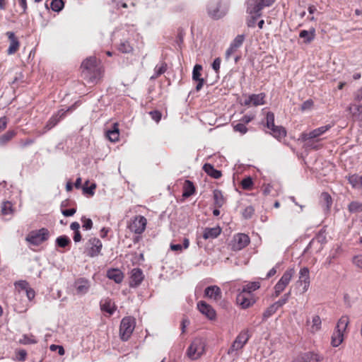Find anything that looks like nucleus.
Segmentation results:
<instances>
[{"label": "nucleus", "instance_id": "nucleus-1", "mask_svg": "<svg viewBox=\"0 0 362 362\" xmlns=\"http://www.w3.org/2000/svg\"><path fill=\"white\" fill-rule=\"evenodd\" d=\"M81 72L84 80L88 83L95 85L101 81L105 69L101 61L95 57L91 56L82 62Z\"/></svg>", "mask_w": 362, "mask_h": 362}, {"label": "nucleus", "instance_id": "nucleus-2", "mask_svg": "<svg viewBox=\"0 0 362 362\" xmlns=\"http://www.w3.org/2000/svg\"><path fill=\"white\" fill-rule=\"evenodd\" d=\"M349 322L347 315L341 316L338 320L331 337V345L333 347L339 346L344 341L345 336L348 334L347 327Z\"/></svg>", "mask_w": 362, "mask_h": 362}, {"label": "nucleus", "instance_id": "nucleus-3", "mask_svg": "<svg viewBox=\"0 0 362 362\" xmlns=\"http://www.w3.org/2000/svg\"><path fill=\"white\" fill-rule=\"evenodd\" d=\"M265 127L269 130V134L278 140L284 139L286 136V131L281 126H276L274 124V114L268 112L265 117Z\"/></svg>", "mask_w": 362, "mask_h": 362}, {"label": "nucleus", "instance_id": "nucleus-4", "mask_svg": "<svg viewBox=\"0 0 362 362\" xmlns=\"http://www.w3.org/2000/svg\"><path fill=\"white\" fill-rule=\"evenodd\" d=\"M206 350V342L202 338H195L187 348L186 354L191 360L199 359Z\"/></svg>", "mask_w": 362, "mask_h": 362}, {"label": "nucleus", "instance_id": "nucleus-5", "mask_svg": "<svg viewBox=\"0 0 362 362\" xmlns=\"http://www.w3.org/2000/svg\"><path fill=\"white\" fill-rule=\"evenodd\" d=\"M275 0H248L247 11L255 15L252 18L253 21H256L257 18L261 16V11L264 7L272 6Z\"/></svg>", "mask_w": 362, "mask_h": 362}, {"label": "nucleus", "instance_id": "nucleus-6", "mask_svg": "<svg viewBox=\"0 0 362 362\" xmlns=\"http://www.w3.org/2000/svg\"><path fill=\"white\" fill-rule=\"evenodd\" d=\"M136 326V319L132 316H127L122 318L119 326V337L124 341H127Z\"/></svg>", "mask_w": 362, "mask_h": 362}, {"label": "nucleus", "instance_id": "nucleus-7", "mask_svg": "<svg viewBox=\"0 0 362 362\" xmlns=\"http://www.w3.org/2000/svg\"><path fill=\"white\" fill-rule=\"evenodd\" d=\"M294 274L295 269L293 268H288L285 271L281 279L278 281L274 287L272 298H277L280 296V294L289 284Z\"/></svg>", "mask_w": 362, "mask_h": 362}, {"label": "nucleus", "instance_id": "nucleus-8", "mask_svg": "<svg viewBox=\"0 0 362 362\" xmlns=\"http://www.w3.org/2000/svg\"><path fill=\"white\" fill-rule=\"evenodd\" d=\"M250 243V237L247 234L240 233L233 235L228 247L233 252H238L245 248Z\"/></svg>", "mask_w": 362, "mask_h": 362}, {"label": "nucleus", "instance_id": "nucleus-9", "mask_svg": "<svg viewBox=\"0 0 362 362\" xmlns=\"http://www.w3.org/2000/svg\"><path fill=\"white\" fill-rule=\"evenodd\" d=\"M249 339L250 335L247 330L240 332L229 348L228 354L230 355H238V351L244 347Z\"/></svg>", "mask_w": 362, "mask_h": 362}, {"label": "nucleus", "instance_id": "nucleus-10", "mask_svg": "<svg viewBox=\"0 0 362 362\" xmlns=\"http://www.w3.org/2000/svg\"><path fill=\"white\" fill-rule=\"evenodd\" d=\"M49 236V230L47 228H42L38 230L30 232L26 237L25 240L29 243L38 246L45 241H46Z\"/></svg>", "mask_w": 362, "mask_h": 362}, {"label": "nucleus", "instance_id": "nucleus-11", "mask_svg": "<svg viewBox=\"0 0 362 362\" xmlns=\"http://www.w3.org/2000/svg\"><path fill=\"white\" fill-rule=\"evenodd\" d=\"M147 219L141 215L134 216L129 223L127 227L130 231L136 235H141L146 230Z\"/></svg>", "mask_w": 362, "mask_h": 362}, {"label": "nucleus", "instance_id": "nucleus-12", "mask_svg": "<svg viewBox=\"0 0 362 362\" xmlns=\"http://www.w3.org/2000/svg\"><path fill=\"white\" fill-rule=\"evenodd\" d=\"M333 126L334 124H328L325 126L316 128L308 133L303 132L300 134V139L303 141H308L313 139H317V141H320L318 138L328 132Z\"/></svg>", "mask_w": 362, "mask_h": 362}, {"label": "nucleus", "instance_id": "nucleus-13", "mask_svg": "<svg viewBox=\"0 0 362 362\" xmlns=\"http://www.w3.org/2000/svg\"><path fill=\"white\" fill-rule=\"evenodd\" d=\"M257 300L255 294H249L241 290L237 295L236 303L243 309L252 306Z\"/></svg>", "mask_w": 362, "mask_h": 362}, {"label": "nucleus", "instance_id": "nucleus-14", "mask_svg": "<svg viewBox=\"0 0 362 362\" xmlns=\"http://www.w3.org/2000/svg\"><path fill=\"white\" fill-rule=\"evenodd\" d=\"M75 294L78 296H84L88 293L90 288V281L84 278L80 277L75 280L74 283Z\"/></svg>", "mask_w": 362, "mask_h": 362}, {"label": "nucleus", "instance_id": "nucleus-15", "mask_svg": "<svg viewBox=\"0 0 362 362\" xmlns=\"http://www.w3.org/2000/svg\"><path fill=\"white\" fill-rule=\"evenodd\" d=\"M103 244L100 239L97 238H92L88 242L86 248L87 255L90 257H95L100 254L102 250Z\"/></svg>", "mask_w": 362, "mask_h": 362}, {"label": "nucleus", "instance_id": "nucleus-16", "mask_svg": "<svg viewBox=\"0 0 362 362\" xmlns=\"http://www.w3.org/2000/svg\"><path fill=\"white\" fill-rule=\"evenodd\" d=\"M69 108L66 111L61 110H59L57 114L52 115L47 121L46 125L43 128L42 132H40L39 135H42L54 127L61 121V119H62L66 116V112L69 111Z\"/></svg>", "mask_w": 362, "mask_h": 362}, {"label": "nucleus", "instance_id": "nucleus-17", "mask_svg": "<svg viewBox=\"0 0 362 362\" xmlns=\"http://www.w3.org/2000/svg\"><path fill=\"white\" fill-rule=\"evenodd\" d=\"M221 2L218 0L209 2L207 8L208 14L213 19H218L225 15V11L221 10Z\"/></svg>", "mask_w": 362, "mask_h": 362}, {"label": "nucleus", "instance_id": "nucleus-18", "mask_svg": "<svg viewBox=\"0 0 362 362\" xmlns=\"http://www.w3.org/2000/svg\"><path fill=\"white\" fill-rule=\"evenodd\" d=\"M322 361V357L317 353L308 351L303 353L295 358L293 362H320Z\"/></svg>", "mask_w": 362, "mask_h": 362}, {"label": "nucleus", "instance_id": "nucleus-19", "mask_svg": "<svg viewBox=\"0 0 362 362\" xmlns=\"http://www.w3.org/2000/svg\"><path fill=\"white\" fill-rule=\"evenodd\" d=\"M8 37L10 45L7 49V54L8 55L14 54L18 52L20 48V42L18 37L15 35V33L11 31H8L6 33Z\"/></svg>", "mask_w": 362, "mask_h": 362}, {"label": "nucleus", "instance_id": "nucleus-20", "mask_svg": "<svg viewBox=\"0 0 362 362\" xmlns=\"http://www.w3.org/2000/svg\"><path fill=\"white\" fill-rule=\"evenodd\" d=\"M129 286L136 288L139 286L144 279L143 272L139 268H134L131 271Z\"/></svg>", "mask_w": 362, "mask_h": 362}, {"label": "nucleus", "instance_id": "nucleus-21", "mask_svg": "<svg viewBox=\"0 0 362 362\" xmlns=\"http://www.w3.org/2000/svg\"><path fill=\"white\" fill-rule=\"evenodd\" d=\"M349 110L354 117L362 120V95L358 96L355 102L350 105Z\"/></svg>", "mask_w": 362, "mask_h": 362}, {"label": "nucleus", "instance_id": "nucleus-22", "mask_svg": "<svg viewBox=\"0 0 362 362\" xmlns=\"http://www.w3.org/2000/svg\"><path fill=\"white\" fill-rule=\"evenodd\" d=\"M245 40L244 35H238L233 42L230 43V47L226 52V59H229L230 56L235 53L237 49L241 47L243 42Z\"/></svg>", "mask_w": 362, "mask_h": 362}, {"label": "nucleus", "instance_id": "nucleus-23", "mask_svg": "<svg viewBox=\"0 0 362 362\" xmlns=\"http://www.w3.org/2000/svg\"><path fill=\"white\" fill-rule=\"evenodd\" d=\"M265 97L266 95L264 93L259 94H252L249 95L248 98L244 101V105L247 106L250 105L254 106L264 105L265 103Z\"/></svg>", "mask_w": 362, "mask_h": 362}, {"label": "nucleus", "instance_id": "nucleus-24", "mask_svg": "<svg viewBox=\"0 0 362 362\" xmlns=\"http://www.w3.org/2000/svg\"><path fill=\"white\" fill-rule=\"evenodd\" d=\"M306 324L308 326V331L312 334H315L322 328V320L319 315H315L312 317V320H308Z\"/></svg>", "mask_w": 362, "mask_h": 362}, {"label": "nucleus", "instance_id": "nucleus-25", "mask_svg": "<svg viewBox=\"0 0 362 362\" xmlns=\"http://www.w3.org/2000/svg\"><path fill=\"white\" fill-rule=\"evenodd\" d=\"M198 310L209 319L213 320L216 317V312L213 308L204 301H199L197 303Z\"/></svg>", "mask_w": 362, "mask_h": 362}, {"label": "nucleus", "instance_id": "nucleus-26", "mask_svg": "<svg viewBox=\"0 0 362 362\" xmlns=\"http://www.w3.org/2000/svg\"><path fill=\"white\" fill-rule=\"evenodd\" d=\"M100 306L103 312H105L110 315H112L117 309L115 303L110 298L102 299L100 302Z\"/></svg>", "mask_w": 362, "mask_h": 362}, {"label": "nucleus", "instance_id": "nucleus-27", "mask_svg": "<svg viewBox=\"0 0 362 362\" xmlns=\"http://www.w3.org/2000/svg\"><path fill=\"white\" fill-rule=\"evenodd\" d=\"M204 296L211 299L218 300L221 298L222 293L218 286H209L205 288Z\"/></svg>", "mask_w": 362, "mask_h": 362}, {"label": "nucleus", "instance_id": "nucleus-28", "mask_svg": "<svg viewBox=\"0 0 362 362\" xmlns=\"http://www.w3.org/2000/svg\"><path fill=\"white\" fill-rule=\"evenodd\" d=\"M299 281L303 283V291L306 292L310 286V272L308 268L303 267L301 268L299 272Z\"/></svg>", "mask_w": 362, "mask_h": 362}, {"label": "nucleus", "instance_id": "nucleus-29", "mask_svg": "<svg viewBox=\"0 0 362 362\" xmlns=\"http://www.w3.org/2000/svg\"><path fill=\"white\" fill-rule=\"evenodd\" d=\"M214 205L216 208H221L226 202V198L219 189L213 192Z\"/></svg>", "mask_w": 362, "mask_h": 362}, {"label": "nucleus", "instance_id": "nucleus-30", "mask_svg": "<svg viewBox=\"0 0 362 362\" xmlns=\"http://www.w3.org/2000/svg\"><path fill=\"white\" fill-rule=\"evenodd\" d=\"M315 33L314 28H311L309 30H303L300 32L299 37L303 39L304 44H310L315 38Z\"/></svg>", "mask_w": 362, "mask_h": 362}, {"label": "nucleus", "instance_id": "nucleus-31", "mask_svg": "<svg viewBox=\"0 0 362 362\" xmlns=\"http://www.w3.org/2000/svg\"><path fill=\"white\" fill-rule=\"evenodd\" d=\"M106 136L112 142H116L119 141V129L118 123H114L112 126V128L110 129L107 130Z\"/></svg>", "mask_w": 362, "mask_h": 362}, {"label": "nucleus", "instance_id": "nucleus-32", "mask_svg": "<svg viewBox=\"0 0 362 362\" xmlns=\"http://www.w3.org/2000/svg\"><path fill=\"white\" fill-rule=\"evenodd\" d=\"M17 131L16 129H8L4 134L0 136V146L3 147L6 146L16 135Z\"/></svg>", "mask_w": 362, "mask_h": 362}, {"label": "nucleus", "instance_id": "nucleus-33", "mask_svg": "<svg viewBox=\"0 0 362 362\" xmlns=\"http://www.w3.org/2000/svg\"><path fill=\"white\" fill-rule=\"evenodd\" d=\"M203 170L209 176L214 179H219L222 176L221 171L215 169L214 165L210 163H205L203 165Z\"/></svg>", "mask_w": 362, "mask_h": 362}, {"label": "nucleus", "instance_id": "nucleus-34", "mask_svg": "<svg viewBox=\"0 0 362 362\" xmlns=\"http://www.w3.org/2000/svg\"><path fill=\"white\" fill-rule=\"evenodd\" d=\"M196 189L193 182L189 180H186L183 184L182 197L187 198L195 193Z\"/></svg>", "mask_w": 362, "mask_h": 362}, {"label": "nucleus", "instance_id": "nucleus-35", "mask_svg": "<svg viewBox=\"0 0 362 362\" xmlns=\"http://www.w3.org/2000/svg\"><path fill=\"white\" fill-rule=\"evenodd\" d=\"M221 233V228L219 226L214 228H205L203 238L205 240L207 239H214L217 238Z\"/></svg>", "mask_w": 362, "mask_h": 362}, {"label": "nucleus", "instance_id": "nucleus-36", "mask_svg": "<svg viewBox=\"0 0 362 362\" xmlns=\"http://www.w3.org/2000/svg\"><path fill=\"white\" fill-rule=\"evenodd\" d=\"M107 276L110 279L114 280L117 284L121 283L124 279L123 273L117 269L108 270Z\"/></svg>", "mask_w": 362, "mask_h": 362}, {"label": "nucleus", "instance_id": "nucleus-37", "mask_svg": "<svg viewBox=\"0 0 362 362\" xmlns=\"http://www.w3.org/2000/svg\"><path fill=\"white\" fill-rule=\"evenodd\" d=\"M168 69V65L165 62H161L158 64L154 68V74L151 77V79H156L160 75L164 74Z\"/></svg>", "mask_w": 362, "mask_h": 362}, {"label": "nucleus", "instance_id": "nucleus-38", "mask_svg": "<svg viewBox=\"0 0 362 362\" xmlns=\"http://www.w3.org/2000/svg\"><path fill=\"white\" fill-rule=\"evenodd\" d=\"M347 180L354 188L362 187V175L359 176L357 174L349 175Z\"/></svg>", "mask_w": 362, "mask_h": 362}, {"label": "nucleus", "instance_id": "nucleus-39", "mask_svg": "<svg viewBox=\"0 0 362 362\" xmlns=\"http://www.w3.org/2000/svg\"><path fill=\"white\" fill-rule=\"evenodd\" d=\"M260 288V283L259 281L249 282L243 286L242 290L247 293L254 294L253 292Z\"/></svg>", "mask_w": 362, "mask_h": 362}, {"label": "nucleus", "instance_id": "nucleus-40", "mask_svg": "<svg viewBox=\"0 0 362 362\" xmlns=\"http://www.w3.org/2000/svg\"><path fill=\"white\" fill-rule=\"evenodd\" d=\"M278 308L276 305L273 303L269 305L263 313L262 314V320L263 321H266L269 317L273 315L277 310Z\"/></svg>", "mask_w": 362, "mask_h": 362}, {"label": "nucleus", "instance_id": "nucleus-41", "mask_svg": "<svg viewBox=\"0 0 362 362\" xmlns=\"http://www.w3.org/2000/svg\"><path fill=\"white\" fill-rule=\"evenodd\" d=\"M1 214L3 215L12 214L13 209V205H12L11 202H10L8 201L4 202L1 206Z\"/></svg>", "mask_w": 362, "mask_h": 362}, {"label": "nucleus", "instance_id": "nucleus-42", "mask_svg": "<svg viewBox=\"0 0 362 362\" xmlns=\"http://www.w3.org/2000/svg\"><path fill=\"white\" fill-rule=\"evenodd\" d=\"M189 246V240L188 238H185L183 240V245L180 244H171L170 249L173 251H179L181 252L182 249H187Z\"/></svg>", "mask_w": 362, "mask_h": 362}, {"label": "nucleus", "instance_id": "nucleus-43", "mask_svg": "<svg viewBox=\"0 0 362 362\" xmlns=\"http://www.w3.org/2000/svg\"><path fill=\"white\" fill-rule=\"evenodd\" d=\"M348 210L350 213L362 211V203L358 202H351L348 206Z\"/></svg>", "mask_w": 362, "mask_h": 362}, {"label": "nucleus", "instance_id": "nucleus-44", "mask_svg": "<svg viewBox=\"0 0 362 362\" xmlns=\"http://www.w3.org/2000/svg\"><path fill=\"white\" fill-rule=\"evenodd\" d=\"M118 49L122 53H131L133 47L128 41H124L119 45Z\"/></svg>", "mask_w": 362, "mask_h": 362}, {"label": "nucleus", "instance_id": "nucleus-45", "mask_svg": "<svg viewBox=\"0 0 362 362\" xmlns=\"http://www.w3.org/2000/svg\"><path fill=\"white\" fill-rule=\"evenodd\" d=\"M253 184V180L250 177L244 178L240 182L241 187L245 190L252 189Z\"/></svg>", "mask_w": 362, "mask_h": 362}, {"label": "nucleus", "instance_id": "nucleus-46", "mask_svg": "<svg viewBox=\"0 0 362 362\" xmlns=\"http://www.w3.org/2000/svg\"><path fill=\"white\" fill-rule=\"evenodd\" d=\"M56 243L60 247H65L71 243L70 239L66 235H62L57 238Z\"/></svg>", "mask_w": 362, "mask_h": 362}, {"label": "nucleus", "instance_id": "nucleus-47", "mask_svg": "<svg viewBox=\"0 0 362 362\" xmlns=\"http://www.w3.org/2000/svg\"><path fill=\"white\" fill-rule=\"evenodd\" d=\"M202 71V65L196 64L194 66L193 71H192V79L194 81L203 79L202 78H201V76H202L201 71Z\"/></svg>", "mask_w": 362, "mask_h": 362}, {"label": "nucleus", "instance_id": "nucleus-48", "mask_svg": "<svg viewBox=\"0 0 362 362\" xmlns=\"http://www.w3.org/2000/svg\"><path fill=\"white\" fill-rule=\"evenodd\" d=\"M64 4L62 0H52L50 4L52 10L59 12L64 8Z\"/></svg>", "mask_w": 362, "mask_h": 362}, {"label": "nucleus", "instance_id": "nucleus-49", "mask_svg": "<svg viewBox=\"0 0 362 362\" xmlns=\"http://www.w3.org/2000/svg\"><path fill=\"white\" fill-rule=\"evenodd\" d=\"M20 343L22 344H36L37 340L33 335H23V337L20 339Z\"/></svg>", "mask_w": 362, "mask_h": 362}, {"label": "nucleus", "instance_id": "nucleus-50", "mask_svg": "<svg viewBox=\"0 0 362 362\" xmlns=\"http://www.w3.org/2000/svg\"><path fill=\"white\" fill-rule=\"evenodd\" d=\"M291 296V291L285 293L279 300L274 303L278 308H280L283 305H284L288 300Z\"/></svg>", "mask_w": 362, "mask_h": 362}, {"label": "nucleus", "instance_id": "nucleus-51", "mask_svg": "<svg viewBox=\"0 0 362 362\" xmlns=\"http://www.w3.org/2000/svg\"><path fill=\"white\" fill-rule=\"evenodd\" d=\"M82 227L86 230H90L93 228V221L90 218L83 216L81 218Z\"/></svg>", "mask_w": 362, "mask_h": 362}, {"label": "nucleus", "instance_id": "nucleus-52", "mask_svg": "<svg viewBox=\"0 0 362 362\" xmlns=\"http://www.w3.org/2000/svg\"><path fill=\"white\" fill-rule=\"evenodd\" d=\"M233 129L235 132H238L242 134H245L247 132V128L246 127V125L241 123L240 122L233 125Z\"/></svg>", "mask_w": 362, "mask_h": 362}, {"label": "nucleus", "instance_id": "nucleus-53", "mask_svg": "<svg viewBox=\"0 0 362 362\" xmlns=\"http://www.w3.org/2000/svg\"><path fill=\"white\" fill-rule=\"evenodd\" d=\"M255 209L252 206H248L245 208L243 211V216L245 218H250L254 214Z\"/></svg>", "mask_w": 362, "mask_h": 362}, {"label": "nucleus", "instance_id": "nucleus-54", "mask_svg": "<svg viewBox=\"0 0 362 362\" xmlns=\"http://www.w3.org/2000/svg\"><path fill=\"white\" fill-rule=\"evenodd\" d=\"M149 115H151L152 119L156 122H158L161 119L162 114L158 110L151 111Z\"/></svg>", "mask_w": 362, "mask_h": 362}, {"label": "nucleus", "instance_id": "nucleus-55", "mask_svg": "<svg viewBox=\"0 0 362 362\" xmlns=\"http://www.w3.org/2000/svg\"><path fill=\"white\" fill-rule=\"evenodd\" d=\"M313 101L311 99L307 100L301 105L300 110L302 111L310 110L313 107Z\"/></svg>", "mask_w": 362, "mask_h": 362}, {"label": "nucleus", "instance_id": "nucleus-56", "mask_svg": "<svg viewBox=\"0 0 362 362\" xmlns=\"http://www.w3.org/2000/svg\"><path fill=\"white\" fill-rule=\"evenodd\" d=\"M255 119V115L254 114H250V115H244L240 119V122L245 125L250 123L251 121H252Z\"/></svg>", "mask_w": 362, "mask_h": 362}, {"label": "nucleus", "instance_id": "nucleus-57", "mask_svg": "<svg viewBox=\"0 0 362 362\" xmlns=\"http://www.w3.org/2000/svg\"><path fill=\"white\" fill-rule=\"evenodd\" d=\"M27 352L25 350L21 349L16 351V358L20 361H24L26 359Z\"/></svg>", "mask_w": 362, "mask_h": 362}, {"label": "nucleus", "instance_id": "nucleus-58", "mask_svg": "<svg viewBox=\"0 0 362 362\" xmlns=\"http://www.w3.org/2000/svg\"><path fill=\"white\" fill-rule=\"evenodd\" d=\"M35 140L32 139H21L19 141V144L22 148H25L33 144H34Z\"/></svg>", "mask_w": 362, "mask_h": 362}, {"label": "nucleus", "instance_id": "nucleus-59", "mask_svg": "<svg viewBox=\"0 0 362 362\" xmlns=\"http://www.w3.org/2000/svg\"><path fill=\"white\" fill-rule=\"evenodd\" d=\"M8 121V119L6 116L0 117V133L6 129Z\"/></svg>", "mask_w": 362, "mask_h": 362}, {"label": "nucleus", "instance_id": "nucleus-60", "mask_svg": "<svg viewBox=\"0 0 362 362\" xmlns=\"http://www.w3.org/2000/svg\"><path fill=\"white\" fill-rule=\"evenodd\" d=\"M353 263L357 267L362 269V255L355 256L353 259Z\"/></svg>", "mask_w": 362, "mask_h": 362}, {"label": "nucleus", "instance_id": "nucleus-61", "mask_svg": "<svg viewBox=\"0 0 362 362\" xmlns=\"http://www.w3.org/2000/svg\"><path fill=\"white\" fill-rule=\"evenodd\" d=\"M221 60L219 57L216 58L212 63V68L216 72L218 73L220 69Z\"/></svg>", "mask_w": 362, "mask_h": 362}, {"label": "nucleus", "instance_id": "nucleus-62", "mask_svg": "<svg viewBox=\"0 0 362 362\" xmlns=\"http://www.w3.org/2000/svg\"><path fill=\"white\" fill-rule=\"evenodd\" d=\"M76 212V208H71V209H64V210H62V214L64 216H73Z\"/></svg>", "mask_w": 362, "mask_h": 362}, {"label": "nucleus", "instance_id": "nucleus-63", "mask_svg": "<svg viewBox=\"0 0 362 362\" xmlns=\"http://www.w3.org/2000/svg\"><path fill=\"white\" fill-rule=\"evenodd\" d=\"M321 197L326 202L327 206H329L332 204V197L327 192L322 193Z\"/></svg>", "mask_w": 362, "mask_h": 362}, {"label": "nucleus", "instance_id": "nucleus-64", "mask_svg": "<svg viewBox=\"0 0 362 362\" xmlns=\"http://www.w3.org/2000/svg\"><path fill=\"white\" fill-rule=\"evenodd\" d=\"M95 189V185L93 184L90 187L84 186L83 187V192L93 195L94 194V189Z\"/></svg>", "mask_w": 362, "mask_h": 362}]
</instances>
